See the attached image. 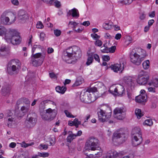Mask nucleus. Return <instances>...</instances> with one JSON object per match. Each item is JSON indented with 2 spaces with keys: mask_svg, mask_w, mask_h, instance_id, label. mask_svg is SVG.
<instances>
[{
  "mask_svg": "<svg viewBox=\"0 0 158 158\" xmlns=\"http://www.w3.org/2000/svg\"><path fill=\"white\" fill-rule=\"evenodd\" d=\"M11 87L10 86H7L3 87L2 89V94L4 96H8L10 93Z\"/></svg>",
  "mask_w": 158,
  "mask_h": 158,
  "instance_id": "20",
  "label": "nucleus"
},
{
  "mask_svg": "<svg viewBox=\"0 0 158 158\" xmlns=\"http://www.w3.org/2000/svg\"><path fill=\"white\" fill-rule=\"evenodd\" d=\"M16 15L13 13L5 11L1 16V20L3 24L10 25L16 20Z\"/></svg>",
  "mask_w": 158,
  "mask_h": 158,
  "instance_id": "3",
  "label": "nucleus"
},
{
  "mask_svg": "<svg viewBox=\"0 0 158 158\" xmlns=\"http://www.w3.org/2000/svg\"><path fill=\"white\" fill-rule=\"evenodd\" d=\"M46 111V112L41 113L40 114L43 119L48 121L52 120L56 116L57 113L56 110L51 108L47 109Z\"/></svg>",
  "mask_w": 158,
  "mask_h": 158,
  "instance_id": "6",
  "label": "nucleus"
},
{
  "mask_svg": "<svg viewBox=\"0 0 158 158\" xmlns=\"http://www.w3.org/2000/svg\"><path fill=\"white\" fill-rule=\"evenodd\" d=\"M65 56L71 60V63H74L81 56V51L79 47L76 46L69 47L64 53Z\"/></svg>",
  "mask_w": 158,
  "mask_h": 158,
  "instance_id": "1",
  "label": "nucleus"
},
{
  "mask_svg": "<svg viewBox=\"0 0 158 158\" xmlns=\"http://www.w3.org/2000/svg\"><path fill=\"white\" fill-rule=\"evenodd\" d=\"M68 133L69 135L67 138V141L71 143V141L76 137V134H73L71 131H69Z\"/></svg>",
  "mask_w": 158,
  "mask_h": 158,
  "instance_id": "27",
  "label": "nucleus"
},
{
  "mask_svg": "<svg viewBox=\"0 0 158 158\" xmlns=\"http://www.w3.org/2000/svg\"><path fill=\"white\" fill-rule=\"evenodd\" d=\"M69 24H70L73 26V28L75 29L77 24L75 22L70 21Z\"/></svg>",
  "mask_w": 158,
  "mask_h": 158,
  "instance_id": "61",
  "label": "nucleus"
},
{
  "mask_svg": "<svg viewBox=\"0 0 158 158\" xmlns=\"http://www.w3.org/2000/svg\"><path fill=\"white\" fill-rule=\"evenodd\" d=\"M90 96H87V98H84V96L81 95L80 97V100L83 102L86 103H90L94 102L95 100L94 97L89 98Z\"/></svg>",
  "mask_w": 158,
  "mask_h": 158,
  "instance_id": "17",
  "label": "nucleus"
},
{
  "mask_svg": "<svg viewBox=\"0 0 158 158\" xmlns=\"http://www.w3.org/2000/svg\"><path fill=\"white\" fill-rule=\"evenodd\" d=\"M147 96L146 94L139 95L135 97V101L139 103L144 102L146 101Z\"/></svg>",
  "mask_w": 158,
  "mask_h": 158,
  "instance_id": "19",
  "label": "nucleus"
},
{
  "mask_svg": "<svg viewBox=\"0 0 158 158\" xmlns=\"http://www.w3.org/2000/svg\"><path fill=\"white\" fill-rule=\"evenodd\" d=\"M83 81V79L82 78L78 77L77 78L75 83L72 85V87H74L80 85L82 83Z\"/></svg>",
  "mask_w": 158,
  "mask_h": 158,
  "instance_id": "29",
  "label": "nucleus"
},
{
  "mask_svg": "<svg viewBox=\"0 0 158 158\" xmlns=\"http://www.w3.org/2000/svg\"><path fill=\"white\" fill-rule=\"evenodd\" d=\"M85 145L89 150L92 151L100 150V142L98 140L94 137L89 138L86 141Z\"/></svg>",
  "mask_w": 158,
  "mask_h": 158,
  "instance_id": "4",
  "label": "nucleus"
},
{
  "mask_svg": "<svg viewBox=\"0 0 158 158\" xmlns=\"http://www.w3.org/2000/svg\"><path fill=\"white\" fill-rule=\"evenodd\" d=\"M110 68L111 69L114 71V72H117L118 71H122L123 69V66H122L121 64H112Z\"/></svg>",
  "mask_w": 158,
  "mask_h": 158,
  "instance_id": "18",
  "label": "nucleus"
},
{
  "mask_svg": "<svg viewBox=\"0 0 158 158\" xmlns=\"http://www.w3.org/2000/svg\"><path fill=\"white\" fill-rule=\"evenodd\" d=\"M12 62L13 64L10 67L8 68L7 70L8 73L10 75L14 74H17L18 73L19 69L20 68V63H16L15 60H12Z\"/></svg>",
  "mask_w": 158,
  "mask_h": 158,
  "instance_id": "9",
  "label": "nucleus"
},
{
  "mask_svg": "<svg viewBox=\"0 0 158 158\" xmlns=\"http://www.w3.org/2000/svg\"><path fill=\"white\" fill-rule=\"evenodd\" d=\"M90 24L89 21H85L82 23H81V24L85 26H89Z\"/></svg>",
  "mask_w": 158,
  "mask_h": 158,
  "instance_id": "60",
  "label": "nucleus"
},
{
  "mask_svg": "<svg viewBox=\"0 0 158 158\" xmlns=\"http://www.w3.org/2000/svg\"><path fill=\"white\" fill-rule=\"evenodd\" d=\"M135 50L137 53L139 54V55L140 56V57L143 58V60L147 56L145 51L142 49L141 48H136Z\"/></svg>",
  "mask_w": 158,
  "mask_h": 158,
  "instance_id": "23",
  "label": "nucleus"
},
{
  "mask_svg": "<svg viewBox=\"0 0 158 158\" xmlns=\"http://www.w3.org/2000/svg\"><path fill=\"white\" fill-rule=\"evenodd\" d=\"M45 54L43 53H37L32 54L31 56L32 64L34 66L41 65L43 63L45 57Z\"/></svg>",
  "mask_w": 158,
  "mask_h": 158,
  "instance_id": "5",
  "label": "nucleus"
},
{
  "mask_svg": "<svg viewBox=\"0 0 158 158\" xmlns=\"http://www.w3.org/2000/svg\"><path fill=\"white\" fill-rule=\"evenodd\" d=\"M149 79V76L143 70L140 72L138 75L136 81L139 85H144L147 83Z\"/></svg>",
  "mask_w": 158,
  "mask_h": 158,
  "instance_id": "8",
  "label": "nucleus"
},
{
  "mask_svg": "<svg viewBox=\"0 0 158 158\" xmlns=\"http://www.w3.org/2000/svg\"><path fill=\"white\" fill-rule=\"evenodd\" d=\"M74 123V126H75L76 128L78 127V125L81 124L80 121H79L78 118H75L73 121Z\"/></svg>",
  "mask_w": 158,
  "mask_h": 158,
  "instance_id": "41",
  "label": "nucleus"
},
{
  "mask_svg": "<svg viewBox=\"0 0 158 158\" xmlns=\"http://www.w3.org/2000/svg\"><path fill=\"white\" fill-rule=\"evenodd\" d=\"M116 152L117 153L116 155H115L116 157L117 156H122L123 155H125V152L123 151L119 152Z\"/></svg>",
  "mask_w": 158,
  "mask_h": 158,
  "instance_id": "51",
  "label": "nucleus"
},
{
  "mask_svg": "<svg viewBox=\"0 0 158 158\" xmlns=\"http://www.w3.org/2000/svg\"><path fill=\"white\" fill-rule=\"evenodd\" d=\"M54 33L55 35L57 37L59 36L60 35L61 33V31L59 30L56 29L54 30Z\"/></svg>",
  "mask_w": 158,
  "mask_h": 158,
  "instance_id": "46",
  "label": "nucleus"
},
{
  "mask_svg": "<svg viewBox=\"0 0 158 158\" xmlns=\"http://www.w3.org/2000/svg\"><path fill=\"white\" fill-rule=\"evenodd\" d=\"M72 16L73 17L77 19L79 16L78 10L76 8L69 10L67 13V16L68 17Z\"/></svg>",
  "mask_w": 158,
  "mask_h": 158,
  "instance_id": "15",
  "label": "nucleus"
},
{
  "mask_svg": "<svg viewBox=\"0 0 158 158\" xmlns=\"http://www.w3.org/2000/svg\"><path fill=\"white\" fill-rule=\"evenodd\" d=\"M134 156L133 154H129L127 156H123L122 158H133Z\"/></svg>",
  "mask_w": 158,
  "mask_h": 158,
  "instance_id": "64",
  "label": "nucleus"
},
{
  "mask_svg": "<svg viewBox=\"0 0 158 158\" xmlns=\"http://www.w3.org/2000/svg\"><path fill=\"white\" fill-rule=\"evenodd\" d=\"M91 36L92 38L94 39V40H97L100 37L95 33L92 34H91Z\"/></svg>",
  "mask_w": 158,
  "mask_h": 158,
  "instance_id": "53",
  "label": "nucleus"
},
{
  "mask_svg": "<svg viewBox=\"0 0 158 158\" xmlns=\"http://www.w3.org/2000/svg\"><path fill=\"white\" fill-rule=\"evenodd\" d=\"M13 118L12 117L11 118H8L7 124L8 126H9V124L10 123H11L13 121Z\"/></svg>",
  "mask_w": 158,
  "mask_h": 158,
  "instance_id": "62",
  "label": "nucleus"
},
{
  "mask_svg": "<svg viewBox=\"0 0 158 158\" xmlns=\"http://www.w3.org/2000/svg\"><path fill=\"white\" fill-rule=\"evenodd\" d=\"M23 102L25 104V106L30 107V102L29 100L27 98H25L24 99Z\"/></svg>",
  "mask_w": 158,
  "mask_h": 158,
  "instance_id": "52",
  "label": "nucleus"
},
{
  "mask_svg": "<svg viewBox=\"0 0 158 158\" xmlns=\"http://www.w3.org/2000/svg\"><path fill=\"white\" fill-rule=\"evenodd\" d=\"M102 41L99 40H96L94 43V44L95 45L98 46H101L102 45Z\"/></svg>",
  "mask_w": 158,
  "mask_h": 158,
  "instance_id": "50",
  "label": "nucleus"
},
{
  "mask_svg": "<svg viewBox=\"0 0 158 158\" xmlns=\"http://www.w3.org/2000/svg\"><path fill=\"white\" fill-rule=\"evenodd\" d=\"M40 114L41 113H42L45 112L44 109L45 108V106L44 105H41V103L40 105Z\"/></svg>",
  "mask_w": 158,
  "mask_h": 158,
  "instance_id": "45",
  "label": "nucleus"
},
{
  "mask_svg": "<svg viewBox=\"0 0 158 158\" xmlns=\"http://www.w3.org/2000/svg\"><path fill=\"white\" fill-rule=\"evenodd\" d=\"M152 84L155 87H158V79L156 78L153 79Z\"/></svg>",
  "mask_w": 158,
  "mask_h": 158,
  "instance_id": "44",
  "label": "nucleus"
},
{
  "mask_svg": "<svg viewBox=\"0 0 158 158\" xmlns=\"http://www.w3.org/2000/svg\"><path fill=\"white\" fill-rule=\"evenodd\" d=\"M116 49V47L115 46H112L110 48H108L109 52H110L112 53H114Z\"/></svg>",
  "mask_w": 158,
  "mask_h": 158,
  "instance_id": "47",
  "label": "nucleus"
},
{
  "mask_svg": "<svg viewBox=\"0 0 158 158\" xmlns=\"http://www.w3.org/2000/svg\"><path fill=\"white\" fill-rule=\"evenodd\" d=\"M109 92L113 94L121 96L124 94L125 89L123 86L121 85H118L115 87L114 85L111 86L109 90Z\"/></svg>",
  "mask_w": 158,
  "mask_h": 158,
  "instance_id": "7",
  "label": "nucleus"
},
{
  "mask_svg": "<svg viewBox=\"0 0 158 158\" xmlns=\"http://www.w3.org/2000/svg\"><path fill=\"white\" fill-rule=\"evenodd\" d=\"M56 89L57 92L61 94H64L66 90V88L65 87L57 86L56 87Z\"/></svg>",
  "mask_w": 158,
  "mask_h": 158,
  "instance_id": "28",
  "label": "nucleus"
},
{
  "mask_svg": "<svg viewBox=\"0 0 158 158\" xmlns=\"http://www.w3.org/2000/svg\"><path fill=\"white\" fill-rule=\"evenodd\" d=\"M104 28L106 30H109L112 28V26L111 24H109V23H106L103 24V25Z\"/></svg>",
  "mask_w": 158,
  "mask_h": 158,
  "instance_id": "40",
  "label": "nucleus"
},
{
  "mask_svg": "<svg viewBox=\"0 0 158 158\" xmlns=\"http://www.w3.org/2000/svg\"><path fill=\"white\" fill-rule=\"evenodd\" d=\"M45 36V34L44 32H42L40 33V37L41 41H43L44 40Z\"/></svg>",
  "mask_w": 158,
  "mask_h": 158,
  "instance_id": "57",
  "label": "nucleus"
},
{
  "mask_svg": "<svg viewBox=\"0 0 158 158\" xmlns=\"http://www.w3.org/2000/svg\"><path fill=\"white\" fill-rule=\"evenodd\" d=\"M34 115H35V117H28V115L27 117V120L30 123H31L32 125L35 124L36 121V115L35 114H34Z\"/></svg>",
  "mask_w": 158,
  "mask_h": 158,
  "instance_id": "30",
  "label": "nucleus"
},
{
  "mask_svg": "<svg viewBox=\"0 0 158 158\" xmlns=\"http://www.w3.org/2000/svg\"><path fill=\"white\" fill-rule=\"evenodd\" d=\"M99 120L102 122L107 121L110 117L111 115V112L106 113L102 110H100L98 112Z\"/></svg>",
  "mask_w": 158,
  "mask_h": 158,
  "instance_id": "11",
  "label": "nucleus"
},
{
  "mask_svg": "<svg viewBox=\"0 0 158 158\" xmlns=\"http://www.w3.org/2000/svg\"><path fill=\"white\" fill-rule=\"evenodd\" d=\"M101 51L102 53H108L109 52L108 48L107 46H104L103 47H101Z\"/></svg>",
  "mask_w": 158,
  "mask_h": 158,
  "instance_id": "42",
  "label": "nucleus"
},
{
  "mask_svg": "<svg viewBox=\"0 0 158 158\" xmlns=\"http://www.w3.org/2000/svg\"><path fill=\"white\" fill-rule=\"evenodd\" d=\"M38 156H39L42 157H47L49 156V154L47 152H43V153H41V152H38Z\"/></svg>",
  "mask_w": 158,
  "mask_h": 158,
  "instance_id": "43",
  "label": "nucleus"
},
{
  "mask_svg": "<svg viewBox=\"0 0 158 158\" xmlns=\"http://www.w3.org/2000/svg\"><path fill=\"white\" fill-rule=\"evenodd\" d=\"M149 61L148 60L144 61L143 63V66L144 69H148L149 67Z\"/></svg>",
  "mask_w": 158,
  "mask_h": 158,
  "instance_id": "37",
  "label": "nucleus"
},
{
  "mask_svg": "<svg viewBox=\"0 0 158 158\" xmlns=\"http://www.w3.org/2000/svg\"><path fill=\"white\" fill-rule=\"evenodd\" d=\"M96 86L98 91L102 92L103 91L104 92H105V87L102 82H99L98 83Z\"/></svg>",
  "mask_w": 158,
  "mask_h": 158,
  "instance_id": "24",
  "label": "nucleus"
},
{
  "mask_svg": "<svg viewBox=\"0 0 158 158\" xmlns=\"http://www.w3.org/2000/svg\"><path fill=\"white\" fill-rule=\"evenodd\" d=\"M140 128L135 127L132 131V145L133 146L136 147L140 144L143 139L142 134L140 131Z\"/></svg>",
  "mask_w": 158,
  "mask_h": 158,
  "instance_id": "2",
  "label": "nucleus"
},
{
  "mask_svg": "<svg viewBox=\"0 0 158 158\" xmlns=\"http://www.w3.org/2000/svg\"><path fill=\"white\" fill-rule=\"evenodd\" d=\"M34 143L33 142H32L30 143H27L24 141H23L20 143L21 146L24 148H26L28 146H32L34 145Z\"/></svg>",
  "mask_w": 158,
  "mask_h": 158,
  "instance_id": "36",
  "label": "nucleus"
},
{
  "mask_svg": "<svg viewBox=\"0 0 158 158\" xmlns=\"http://www.w3.org/2000/svg\"><path fill=\"white\" fill-rule=\"evenodd\" d=\"M19 33L15 29H9L8 30H6L4 39L7 42H10V40Z\"/></svg>",
  "mask_w": 158,
  "mask_h": 158,
  "instance_id": "12",
  "label": "nucleus"
},
{
  "mask_svg": "<svg viewBox=\"0 0 158 158\" xmlns=\"http://www.w3.org/2000/svg\"><path fill=\"white\" fill-rule=\"evenodd\" d=\"M125 137V135L124 133L121 134L117 132H115L113 134V140L114 141L115 139L121 138L123 141L124 140Z\"/></svg>",
  "mask_w": 158,
  "mask_h": 158,
  "instance_id": "21",
  "label": "nucleus"
},
{
  "mask_svg": "<svg viewBox=\"0 0 158 158\" xmlns=\"http://www.w3.org/2000/svg\"><path fill=\"white\" fill-rule=\"evenodd\" d=\"M87 55L88 56V57L87 59V61L86 62V64L87 65H90L93 61V54L92 53H87Z\"/></svg>",
  "mask_w": 158,
  "mask_h": 158,
  "instance_id": "26",
  "label": "nucleus"
},
{
  "mask_svg": "<svg viewBox=\"0 0 158 158\" xmlns=\"http://www.w3.org/2000/svg\"><path fill=\"white\" fill-rule=\"evenodd\" d=\"M131 52L130 54L131 61L135 65H139L142 61L143 60V58L140 57V56L136 52L133 53Z\"/></svg>",
  "mask_w": 158,
  "mask_h": 158,
  "instance_id": "10",
  "label": "nucleus"
},
{
  "mask_svg": "<svg viewBox=\"0 0 158 158\" xmlns=\"http://www.w3.org/2000/svg\"><path fill=\"white\" fill-rule=\"evenodd\" d=\"M36 27L39 29H42L44 27L43 23L39 21L36 24Z\"/></svg>",
  "mask_w": 158,
  "mask_h": 158,
  "instance_id": "48",
  "label": "nucleus"
},
{
  "mask_svg": "<svg viewBox=\"0 0 158 158\" xmlns=\"http://www.w3.org/2000/svg\"><path fill=\"white\" fill-rule=\"evenodd\" d=\"M6 32V29L3 26H0V36L5 35Z\"/></svg>",
  "mask_w": 158,
  "mask_h": 158,
  "instance_id": "34",
  "label": "nucleus"
},
{
  "mask_svg": "<svg viewBox=\"0 0 158 158\" xmlns=\"http://www.w3.org/2000/svg\"><path fill=\"white\" fill-rule=\"evenodd\" d=\"M17 16L19 19L23 22L25 21L28 18L27 13L23 10H20L18 11Z\"/></svg>",
  "mask_w": 158,
  "mask_h": 158,
  "instance_id": "13",
  "label": "nucleus"
},
{
  "mask_svg": "<svg viewBox=\"0 0 158 158\" xmlns=\"http://www.w3.org/2000/svg\"><path fill=\"white\" fill-rule=\"evenodd\" d=\"M132 1V0H123V2L125 5H129L131 4Z\"/></svg>",
  "mask_w": 158,
  "mask_h": 158,
  "instance_id": "58",
  "label": "nucleus"
},
{
  "mask_svg": "<svg viewBox=\"0 0 158 158\" xmlns=\"http://www.w3.org/2000/svg\"><path fill=\"white\" fill-rule=\"evenodd\" d=\"M93 56L94 59L96 61H98L99 62H100V60L99 57V56L98 54H95L94 55H93Z\"/></svg>",
  "mask_w": 158,
  "mask_h": 158,
  "instance_id": "55",
  "label": "nucleus"
},
{
  "mask_svg": "<svg viewBox=\"0 0 158 158\" xmlns=\"http://www.w3.org/2000/svg\"><path fill=\"white\" fill-rule=\"evenodd\" d=\"M11 2L14 5L18 6L19 5V2L18 0H11Z\"/></svg>",
  "mask_w": 158,
  "mask_h": 158,
  "instance_id": "56",
  "label": "nucleus"
},
{
  "mask_svg": "<svg viewBox=\"0 0 158 158\" xmlns=\"http://www.w3.org/2000/svg\"><path fill=\"white\" fill-rule=\"evenodd\" d=\"M135 114L138 119H140L144 114L143 112H142L140 109H136L135 111Z\"/></svg>",
  "mask_w": 158,
  "mask_h": 158,
  "instance_id": "31",
  "label": "nucleus"
},
{
  "mask_svg": "<svg viewBox=\"0 0 158 158\" xmlns=\"http://www.w3.org/2000/svg\"><path fill=\"white\" fill-rule=\"evenodd\" d=\"M29 106H25L24 105L22 106L20 109L21 111L23 113V115L27 114L29 110Z\"/></svg>",
  "mask_w": 158,
  "mask_h": 158,
  "instance_id": "32",
  "label": "nucleus"
},
{
  "mask_svg": "<svg viewBox=\"0 0 158 158\" xmlns=\"http://www.w3.org/2000/svg\"><path fill=\"white\" fill-rule=\"evenodd\" d=\"M116 151H109L106 153L104 157V158H115V155L117 154Z\"/></svg>",
  "mask_w": 158,
  "mask_h": 158,
  "instance_id": "25",
  "label": "nucleus"
},
{
  "mask_svg": "<svg viewBox=\"0 0 158 158\" xmlns=\"http://www.w3.org/2000/svg\"><path fill=\"white\" fill-rule=\"evenodd\" d=\"M102 58L104 61H108L110 60V57L108 56H102Z\"/></svg>",
  "mask_w": 158,
  "mask_h": 158,
  "instance_id": "54",
  "label": "nucleus"
},
{
  "mask_svg": "<svg viewBox=\"0 0 158 158\" xmlns=\"http://www.w3.org/2000/svg\"><path fill=\"white\" fill-rule=\"evenodd\" d=\"M64 113L66 114V116L68 117L69 118H74V116L71 113L69 112L67 110H64Z\"/></svg>",
  "mask_w": 158,
  "mask_h": 158,
  "instance_id": "49",
  "label": "nucleus"
},
{
  "mask_svg": "<svg viewBox=\"0 0 158 158\" xmlns=\"http://www.w3.org/2000/svg\"><path fill=\"white\" fill-rule=\"evenodd\" d=\"M10 50V48L8 46H2L0 48V56L7 54Z\"/></svg>",
  "mask_w": 158,
  "mask_h": 158,
  "instance_id": "22",
  "label": "nucleus"
},
{
  "mask_svg": "<svg viewBox=\"0 0 158 158\" xmlns=\"http://www.w3.org/2000/svg\"><path fill=\"white\" fill-rule=\"evenodd\" d=\"M123 81L124 84L128 87L132 85L134 83L133 78L130 76L124 77Z\"/></svg>",
  "mask_w": 158,
  "mask_h": 158,
  "instance_id": "16",
  "label": "nucleus"
},
{
  "mask_svg": "<svg viewBox=\"0 0 158 158\" xmlns=\"http://www.w3.org/2000/svg\"><path fill=\"white\" fill-rule=\"evenodd\" d=\"M54 3L55 4V6L56 7L59 8L60 6V3L59 1L56 0L54 2Z\"/></svg>",
  "mask_w": 158,
  "mask_h": 158,
  "instance_id": "59",
  "label": "nucleus"
},
{
  "mask_svg": "<svg viewBox=\"0 0 158 158\" xmlns=\"http://www.w3.org/2000/svg\"><path fill=\"white\" fill-rule=\"evenodd\" d=\"M114 118L117 119L122 120L125 118V114L124 113H117L116 114H114Z\"/></svg>",
  "mask_w": 158,
  "mask_h": 158,
  "instance_id": "33",
  "label": "nucleus"
},
{
  "mask_svg": "<svg viewBox=\"0 0 158 158\" xmlns=\"http://www.w3.org/2000/svg\"><path fill=\"white\" fill-rule=\"evenodd\" d=\"M143 124L148 126H151L153 124V122L151 119H147L145 120Z\"/></svg>",
  "mask_w": 158,
  "mask_h": 158,
  "instance_id": "39",
  "label": "nucleus"
},
{
  "mask_svg": "<svg viewBox=\"0 0 158 158\" xmlns=\"http://www.w3.org/2000/svg\"><path fill=\"white\" fill-rule=\"evenodd\" d=\"M117 113H119L120 114L124 113L123 108L118 107L116 108L114 110V114H115Z\"/></svg>",
  "mask_w": 158,
  "mask_h": 158,
  "instance_id": "38",
  "label": "nucleus"
},
{
  "mask_svg": "<svg viewBox=\"0 0 158 158\" xmlns=\"http://www.w3.org/2000/svg\"><path fill=\"white\" fill-rule=\"evenodd\" d=\"M86 92H88V93H92V95L94 94V93L98 91L97 88L96 87H93L91 88H90L86 90Z\"/></svg>",
  "mask_w": 158,
  "mask_h": 158,
  "instance_id": "35",
  "label": "nucleus"
},
{
  "mask_svg": "<svg viewBox=\"0 0 158 158\" xmlns=\"http://www.w3.org/2000/svg\"><path fill=\"white\" fill-rule=\"evenodd\" d=\"M122 36L121 34L120 33L117 34L115 37V39L117 40H119Z\"/></svg>",
  "mask_w": 158,
  "mask_h": 158,
  "instance_id": "63",
  "label": "nucleus"
},
{
  "mask_svg": "<svg viewBox=\"0 0 158 158\" xmlns=\"http://www.w3.org/2000/svg\"><path fill=\"white\" fill-rule=\"evenodd\" d=\"M11 39L10 40V42H7L11 43L14 45L19 44L21 43V38L19 35V33Z\"/></svg>",
  "mask_w": 158,
  "mask_h": 158,
  "instance_id": "14",
  "label": "nucleus"
}]
</instances>
